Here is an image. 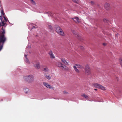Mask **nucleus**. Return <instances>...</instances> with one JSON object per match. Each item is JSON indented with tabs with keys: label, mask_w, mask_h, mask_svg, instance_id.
<instances>
[{
	"label": "nucleus",
	"mask_w": 122,
	"mask_h": 122,
	"mask_svg": "<svg viewBox=\"0 0 122 122\" xmlns=\"http://www.w3.org/2000/svg\"><path fill=\"white\" fill-rule=\"evenodd\" d=\"M23 78L25 81L29 83L33 82L34 79V77L32 75L24 76Z\"/></svg>",
	"instance_id": "obj_1"
},
{
	"label": "nucleus",
	"mask_w": 122,
	"mask_h": 122,
	"mask_svg": "<svg viewBox=\"0 0 122 122\" xmlns=\"http://www.w3.org/2000/svg\"><path fill=\"white\" fill-rule=\"evenodd\" d=\"M55 27L56 30L59 35L62 36L64 35V33L63 30L59 26L56 25Z\"/></svg>",
	"instance_id": "obj_2"
},
{
	"label": "nucleus",
	"mask_w": 122,
	"mask_h": 122,
	"mask_svg": "<svg viewBox=\"0 0 122 122\" xmlns=\"http://www.w3.org/2000/svg\"><path fill=\"white\" fill-rule=\"evenodd\" d=\"M5 33V30H4L2 32V34L0 36V43H2L3 44L6 40V38L4 34Z\"/></svg>",
	"instance_id": "obj_3"
},
{
	"label": "nucleus",
	"mask_w": 122,
	"mask_h": 122,
	"mask_svg": "<svg viewBox=\"0 0 122 122\" xmlns=\"http://www.w3.org/2000/svg\"><path fill=\"white\" fill-rule=\"evenodd\" d=\"M85 73L87 75H90L91 74L90 68L87 64L85 66Z\"/></svg>",
	"instance_id": "obj_4"
},
{
	"label": "nucleus",
	"mask_w": 122,
	"mask_h": 122,
	"mask_svg": "<svg viewBox=\"0 0 122 122\" xmlns=\"http://www.w3.org/2000/svg\"><path fill=\"white\" fill-rule=\"evenodd\" d=\"M43 85L47 88H49L51 89L54 90L55 88L51 86L48 83L46 82H43Z\"/></svg>",
	"instance_id": "obj_5"
},
{
	"label": "nucleus",
	"mask_w": 122,
	"mask_h": 122,
	"mask_svg": "<svg viewBox=\"0 0 122 122\" xmlns=\"http://www.w3.org/2000/svg\"><path fill=\"white\" fill-rule=\"evenodd\" d=\"M61 68L63 70L66 71H68L70 70L69 68L68 67L64 64L62 66Z\"/></svg>",
	"instance_id": "obj_6"
},
{
	"label": "nucleus",
	"mask_w": 122,
	"mask_h": 122,
	"mask_svg": "<svg viewBox=\"0 0 122 122\" xmlns=\"http://www.w3.org/2000/svg\"><path fill=\"white\" fill-rule=\"evenodd\" d=\"M45 77L47 79L49 80L51 79V77L50 76L48 73H46L45 72L44 73Z\"/></svg>",
	"instance_id": "obj_7"
},
{
	"label": "nucleus",
	"mask_w": 122,
	"mask_h": 122,
	"mask_svg": "<svg viewBox=\"0 0 122 122\" xmlns=\"http://www.w3.org/2000/svg\"><path fill=\"white\" fill-rule=\"evenodd\" d=\"M61 61L62 62V63L66 65H69V62H67L66 60L64 58L61 59Z\"/></svg>",
	"instance_id": "obj_8"
},
{
	"label": "nucleus",
	"mask_w": 122,
	"mask_h": 122,
	"mask_svg": "<svg viewBox=\"0 0 122 122\" xmlns=\"http://www.w3.org/2000/svg\"><path fill=\"white\" fill-rule=\"evenodd\" d=\"M104 6L105 8L107 10H108L110 8V5L109 4L107 3H105Z\"/></svg>",
	"instance_id": "obj_9"
},
{
	"label": "nucleus",
	"mask_w": 122,
	"mask_h": 122,
	"mask_svg": "<svg viewBox=\"0 0 122 122\" xmlns=\"http://www.w3.org/2000/svg\"><path fill=\"white\" fill-rule=\"evenodd\" d=\"M72 32L73 33V34L76 36V37H78V39H80V36L74 30H72Z\"/></svg>",
	"instance_id": "obj_10"
},
{
	"label": "nucleus",
	"mask_w": 122,
	"mask_h": 122,
	"mask_svg": "<svg viewBox=\"0 0 122 122\" xmlns=\"http://www.w3.org/2000/svg\"><path fill=\"white\" fill-rule=\"evenodd\" d=\"M50 57L51 58L54 59L55 58V56L52 51H51L48 53Z\"/></svg>",
	"instance_id": "obj_11"
},
{
	"label": "nucleus",
	"mask_w": 122,
	"mask_h": 122,
	"mask_svg": "<svg viewBox=\"0 0 122 122\" xmlns=\"http://www.w3.org/2000/svg\"><path fill=\"white\" fill-rule=\"evenodd\" d=\"M72 19L76 23L78 24L79 23V19L78 17H75L74 18H73Z\"/></svg>",
	"instance_id": "obj_12"
},
{
	"label": "nucleus",
	"mask_w": 122,
	"mask_h": 122,
	"mask_svg": "<svg viewBox=\"0 0 122 122\" xmlns=\"http://www.w3.org/2000/svg\"><path fill=\"white\" fill-rule=\"evenodd\" d=\"M34 67L36 69H39L40 68V62H37L36 64L34 65Z\"/></svg>",
	"instance_id": "obj_13"
},
{
	"label": "nucleus",
	"mask_w": 122,
	"mask_h": 122,
	"mask_svg": "<svg viewBox=\"0 0 122 122\" xmlns=\"http://www.w3.org/2000/svg\"><path fill=\"white\" fill-rule=\"evenodd\" d=\"M73 67L76 73H79L80 72V71L77 69L76 66H73Z\"/></svg>",
	"instance_id": "obj_14"
},
{
	"label": "nucleus",
	"mask_w": 122,
	"mask_h": 122,
	"mask_svg": "<svg viewBox=\"0 0 122 122\" xmlns=\"http://www.w3.org/2000/svg\"><path fill=\"white\" fill-rule=\"evenodd\" d=\"M99 89H102L103 91L105 90V88L102 85H101L100 84L99 86V87L98 88Z\"/></svg>",
	"instance_id": "obj_15"
},
{
	"label": "nucleus",
	"mask_w": 122,
	"mask_h": 122,
	"mask_svg": "<svg viewBox=\"0 0 122 122\" xmlns=\"http://www.w3.org/2000/svg\"><path fill=\"white\" fill-rule=\"evenodd\" d=\"M75 65L77 66V68L82 69L84 68L81 65L79 64H76Z\"/></svg>",
	"instance_id": "obj_16"
},
{
	"label": "nucleus",
	"mask_w": 122,
	"mask_h": 122,
	"mask_svg": "<svg viewBox=\"0 0 122 122\" xmlns=\"http://www.w3.org/2000/svg\"><path fill=\"white\" fill-rule=\"evenodd\" d=\"M81 96L82 97H84L86 99H87L89 98V96L85 94H82Z\"/></svg>",
	"instance_id": "obj_17"
},
{
	"label": "nucleus",
	"mask_w": 122,
	"mask_h": 122,
	"mask_svg": "<svg viewBox=\"0 0 122 122\" xmlns=\"http://www.w3.org/2000/svg\"><path fill=\"white\" fill-rule=\"evenodd\" d=\"M43 71L45 72H48L49 71V69L47 67H46L43 69Z\"/></svg>",
	"instance_id": "obj_18"
},
{
	"label": "nucleus",
	"mask_w": 122,
	"mask_h": 122,
	"mask_svg": "<svg viewBox=\"0 0 122 122\" xmlns=\"http://www.w3.org/2000/svg\"><path fill=\"white\" fill-rule=\"evenodd\" d=\"M100 84L98 83H94L93 84V86L95 87L98 88Z\"/></svg>",
	"instance_id": "obj_19"
},
{
	"label": "nucleus",
	"mask_w": 122,
	"mask_h": 122,
	"mask_svg": "<svg viewBox=\"0 0 122 122\" xmlns=\"http://www.w3.org/2000/svg\"><path fill=\"white\" fill-rule=\"evenodd\" d=\"M24 92L25 93H28L30 92V90L28 88H25L24 90Z\"/></svg>",
	"instance_id": "obj_20"
},
{
	"label": "nucleus",
	"mask_w": 122,
	"mask_h": 122,
	"mask_svg": "<svg viewBox=\"0 0 122 122\" xmlns=\"http://www.w3.org/2000/svg\"><path fill=\"white\" fill-rule=\"evenodd\" d=\"M25 62L26 63H29V61L28 58H27V56L26 55H25Z\"/></svg>",
	"instance_id": "obj_21"
},
{
	"label": "nucleus",
	"mask_w": 122,
	"mask_h": 122,
	"mask_svg": "<svg viewBox=\"0 0 122 122\" xmlns=\"http://www.w3.org/2000/svg\"><path fill=\"white\" fill-rule=\"evenodd\" d=\"M63 64L61 62H59L58 64V66L60 68H61V66H63Z\"/></svg>",
	"instance_id": "obj_22"
},
{
	"label": "nucleus",
	"mask_w": 122,
	"mask_h": 122,
	"mask_svg": "<svg viewBox=\"0 0 122 122\" xmlns=\"http://www.w3.org/2000/svg\"><path fill=\"white\" fill-rule=\"evenodd\" d=\"M30 0L32 4L34 5H36V2L33 0Z\"/></svg>",
	"instance_id": "obj_23"
},
{
	"label": "nucleus",
	"mask_w": 122,
	"mask_h": 122,
	"mask_svg": "<svg viewBox=\"0 0 122 122\" xmlns=\"http://www.w3.org/2000/svg\"><path fill=\"white\" fill-rule=\"evenodd\" d=\"M119 61L120 64L122 67V58H121L120 59Z\"/></svg>",
	"instance_id": "obj_24"
},
{
	"label": "nucleus",
	"mask_w": 122,
	"mask_h": 122,
	"mask_svg": "<svg viewBox=\"0 0 122 122\" xmlns=\"http://www.w3.org/2000/svg\"><path fill=\"white\" fill-rule=\"evenodd\" d=\"M73 2H74L77 3L78 4L79 2V0H72Z\"/></svg>",
	"instance_id": "obj_25"
},
{
	"label": "nucleus",
	"mask_w": 122,
	"mask_h": 122,
	"mask_svg": "<svg viewBox=\"0 0 122 122\" xmlns=\"http://www.w3.org/2000/svg\"><path fill=\"white\" fill-rule=\"evenodd\" d=\"M3 44H1V43H0V51L1 50V49L2 48L3 45Z\"/></svg>",
	"instance_id": "obj_26"
},
{
	"label": "nucleus",
	"mask_w": 122,
	"mask_h": 122,
	"mask_svg": "<svg viewBox=\"0 0 122 122\" xmlns=\"http://www.w3.org/2000/svg\"><path fill=\"white\" fill-rule=\"evenodd\" d=\"M1 13L2 14V15H4L5 14V13L4 12V11L3 10H1Z\"/></svg>",
	"instance_id": "obj_27"
},
{
	"label": "nucleus",
	"mask_w": 122,
	"mask_h": 122,
	"mask_svg": "<svg viewBox=\"0 0 122 122\" xmlns=\"http://www.w3.org/2000/svg\"><path fill=\"white\" fill-rule=\"evenodd\" d=\"M63 93L64 94H67L68 93L66 91H64L63 92Z\"/></svg>",
	"instance_id": "obj_28"
},
{
	"label": "nucleus",
	"mask_w": 122,
	"mask_h": 122,
	"mask_svg": "<svg viewBox=\"0 0 122 122\" xmlns=\"http://www.w3.org/2000/svg\"><path fill=\"white\" fill-rule=\"evenodd\" d=\"M103 21L105 22H107V21H108L106 19H104L103 20Z\"/></svg>",
	"instance_id": "obj_29"
},
{
	"label": "nucleus",
	"mask_w": 122,
	"mask_h": 122,
	"mask_svg": "<svg viewBox=\"0 0 122 122\" xmlns=\"http://www.w3.org/2000/svg\"><path fill=\"white\" fill-rule=\"evenodd\" d=\"M80 48L82 50H83L84 49V48L82 46H80Z\"/></svg>",
	"instance_id": "obj_30"
},
{
	"label": "nucleus",
	"mask_w": 122,
	"mask_h": 122,
	"mask_svg": "<svg viewBox=\"0 0 122 122\" xmlns=\"http://www.w3.org/2000/svg\"><path fill=\"white\" fill-rule=\"evenodd\" d=\"M4 20L5 21L7 22V21H8L7 19L5 17H4Z\"/></svg>",
	"instance_id": "obj_31"
},
{
	"label": "nucleus",
	"mask_w": 122,
	"mask_h": 122,
	"mask_svg": "<svg viewBox=\"0 0 122 122\" xmlns=\"http://www.w3.org/2000/svg\"><path fill=\"white\" fill-rule=\"evenodd\" d=\"M49 29L51 30L52 28V26L51 25H49Z\"/></svg>",
	"instance_id": "obj_32"
},
{
	"label": "nucleus",
	"mask_w": 122,
	"mask_h": 122,
	"mask_svg": "<svg viewBox=\"0 0 122 122\" xmlns=\"http://www.w3.org/2000/svg\"><path fill=\"white\" fill-rule=\"evenodd\" d=\"M50 15L51 17L53 16L52 14L51 13H50V15H49V16Z\"/></svg>",
	"instance_id": "obj_33"
},
{
	"label": "nucleus",
	"mask_w": 122,
	"mask_h": 122,
	"mask_svg": "<svg viewBox=\"0 0 122 122\" xmlns=\"http://www.w3.org/2000/svg\"><path fill=\"white\" fill-rule=\"evenodd\" d=\"M91 3L92 5H93L94 4V2L93 1H92L91 2Z\"/></svg>",
	"instance_id": "obj_34"
},
{
	"label": "nucleus",
	"mask_w": 122,
	"mask_h": 122,
	"mask_svg": "<svg viewBox=\"0 0 122 122\" xmlns=\"http://www.w3.org/2000/svg\"><path fill=\"white\" fill-rule=\"evenodd\" d=\"M2 23L3 25H5V24L4 23V21H2Z\"/></svg>",
	"instance_id": "obj_35"
},
{
	"label": "nucleus",
	"mask_w": 122,
	"mask_h": 122,
	"mask_svg": "<svg viewBox=\"0 0 122 122\" xmlns=\"http://www.w3.org/2000/svg\"><path fill=\"white\" fill-rule=\"evenodd\" d=\"M37 26H33L32 28V29L33 28H37Z\"/></svg>",
	"instance_id": "obj_36"
},
{
	"label": "nucleus",
	"mask_w": 122,
	"mask_h": 122,
	"mask_svg": "<svg viewBox=\"0 0 122 122\" xmlns=\"http://www.w3.org/2000/svg\"><path fill=\"white\" fill-rule=\"evenodd\" d=\"M106 45V44H105V43H103V45L104 46H105V45Z\"/></svg>",
	"instance_id": "obj_37"
},
{
	"label": "nucleus",
	"mask_w": 122,
	"mask_h": 122,
	"mask_svg": "<svg viewBox=\"0 0 122 122\" xmlns=\"http://www.w3.org/2000/svg\"><path fill=\"white\" fill-rule=\"evenodd\" d=\"M94 90L96 91L97 90V89H94Z\"/></svg>",
	"instance_id": "obj_38"
}]
</instances>
